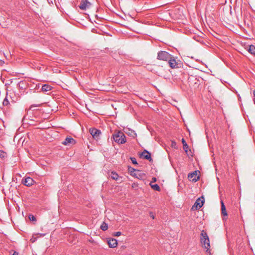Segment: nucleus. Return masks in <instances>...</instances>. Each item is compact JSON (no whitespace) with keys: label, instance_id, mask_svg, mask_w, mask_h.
<instances>
[{"label":"nucleus","instance_id":"nucleus-1","mask_svg":"<svg viewBox=\"0 0 255 255\" xmlns=\"http://www.w3.org/2000/svg\"><path fill=\"white\" fill-rule=\"evenodd\" d=\"M112 137L114 141L118 144H124L126 142V136L121 131H116Z\"/></svg>","mask_w":255,"mask_h":255},{"label":"nucleus","instance_id":"nucleus-2","mask_svg":"<svg viewBox=\"0 0 255 255\" xmlns=\"http://www.w3.org/2000/svg\"><path fill=\"white\" fill-rule=\"evenodd\" d=\"M201 242L203 247L206 249V252L210 251V244L209 238L206 233L203 230L201 234Z\"/></svg>","mask_w":255,"mask_h":255},{"label":"nucleus","instance_id":"nucleus-3","mask_svg":"<svg viewBox=\"0 0 255 255\" xmlns=\"http://www.w3.org/2000/svg\"><path fill=\"white\" fill-rule=\"evenodd\" d=\"M172 55L167 52L164 51H160L158 53L157 59L160 60L168 61L171 57Z\"/></svg>","mask_w":255,"mask_h":255},{"label":"nucleus","instance_id":"nucleus-4","mask_svg":"<svg viewBox=\"0 0 255 255\" xmlns=\"http://www.w3.org/2000/svg\"><path fill=\"white\" fill-rule=\"evenodd\" d=\"M204 202L205 199L203 196L198 198L195 201L194 204L192 206V210L200 209L203 206Z\"/></svg>","mask_w":255,"mask_h":255},{"label":"nucleus","instance_id":"nucleus-5","mask_svg":"<svg viewBox=\"0 0 255 255\" xmlns=\"http://www.w3.org/2000/svg\"><path fill=\"white\" fill-rule=\"evenodd\" d=\"M89 132L90 134L92 135L93 138L96 139V140H98L100 138V135L101 134V131L95 128H90L89 130Z\"/></svg>","mask_w":255,"mask_h":255},{"label":"nucleus","instance_id":"nucleus-6","mask_svg":"<svg viewBox=\"0 0 255 255\" xmlns=\"http://www.w3.org/2000/svg\"><path fill=\"white\" fill-rule=\"evenodd\" d=\"M62 143L65 145H73L75 143V140L72 137H67Z\"/></svg>","mask_w":255,"mask_h":255},{"label":"nucleus","instance_id":"nucleus-7","mask_svg":"<svg viewBox=\"0 0 255 255\" xmlns=\"http://www.w3.org/2000/svg\"><path fill=\"white\" fill-rule=\"evenodd\" d=\"M22 182L26 186H30L33 184L34 181L32 178L27 177L23 180Z\"/></svg>","mask_w":255,"mask_h":255},{"label":"nucleus","instance_id":"nucleus-8","mask_svg":"<svg viewBox=\"0 0 255 255\" xmlns=\"http://www.w3.org/2000/svg\"><path fill=\"white\" fill-rule=\"evenodd\" d=\"M200 177V172L199 170H195L192 172V182H196L199 180Z\"/></svg>","mask_w":255,"mask_h":255},{"label":"nucleus","instance_id":"nucleus-9","mask_svg":"<svg viewBox=\"0 0 255 255\" xmlns=\"http://www.w3.org/2000/svg\"><path fill=\"white\" fill-rule=\"evenodd\" d=\"M170 67L172 68H175L177 67V63L174 59V57L172 55L170 59L168 60Z\"/></svg>","mask_w":255,"mask_h":255},{"label":"nucleus","instance_id":"nucleus-10","mask_svg":"<svg viewBox=\"0 0 255 255\" xmlns=\"http://www.w3.org/2000/svg\"><path fill=\"white\" fill-rule=\"evenodd\" d=\"M108 244L110 248H114L117 247L118 243L115 239H111L108 241Z\"/></svg>","mask_w":255,"mask_h":255},{"label":"nucleus","instance_id":"nucleus-11","mask_svg":"<svg viewBox=\"0 0 255 255\" xmlns=\"http://www.w3.org/2000/svg\"><path fill=\"white\" fill-rule=\"evenodd\" d=\"M141 155L144 158L150 161L151 159V154L146 150H144L141 153Z\"/></svg>","mask_w":255,"mask_h":255},{"label":"nucleus","instance_id":"nucleus-12","mask_svg":"<svg viewBox=\"0 0 255 255\" xmlns=\"http://www.w3.org/2000/svg\"><path fill=\"white\" fill-rule=\"evenodd\" d=\"M125 132L128 135L133 137H134L136 136V133L133 130L130 129L129 128H126L125 129Z\"/></svg>","mask_w":255,"mask_h":255},{"label":"nucleus","instance_id":"nucleus-13","mask_svg":"<svg viewBox=\"0 0 255 255\" xmlns=\"http://www.w3.org/2000/svg\"><path fill=\"white\" fill-rule=\"evenodd\" d=\"M52 90V87L49 85L45 84L42 86L41 91L44 93H46Z\"/></svg>","mask_w":255,"mask_h":255},{"label":"nucleus","instance_id":"nucleus-14","mask_svg":"<svg viewBox=\"0 0 255 255\" xmlns=\"http://www.w3.org/2000/svg\"><path fill=\"white\" fill-rule=\"evenodd\" d=\"M88 3H89L87 1H82L79 7L82 10H85L88 6Z\"/></svg>","mask_w":255,"mask_h":255},{"label":"nucleus","instance_id":"nucleus-15","mask_svg":"<svg viewBox=\"0 0 255 255\" xmlns=\"http://www.w3.org/2000/svg\"><path fill=\"white\" fill-rule=\"evenodd\" d=\"M221 210H222V214L224 216H227L228 215L226 209L225 205H224V203H223V201H221Z\"/></svg>","mask_w":255,"mask_h":255},{"label":"nucleus","instance_id":"nucleus-16","mask_svg":"<svg viewBox=\"0 0 255 255\" xmlns=\"http://www.w3.org/2000/svg\"><path fill=\"white\" fill-rule=\"evenodd\" d=\"M111 176V178L114 180L117 181L120 180V178L119 177L118 174L115 172H112Z\"/></svg>","mask_w":255,"mask_h":255},{"label":"nucleus","instance_id":"nucleus-17","mask_svg":"<svg viewBox=\"0 0 255 255\" xmlns=\"http://www.w3.org/2000/svg\"><path fill=\"white\" fill-rule=\"evenodd\" d=\"M248 51L252 54L255 55V46L254 45H250Z\"/></svg>","mask_w":255,"mask_h":255},{"label":"nucleus","instance_id":"nucleus-18","mask_svg":"<svg viewBox=\"0 0 255 255\" xmlns=\"http://www.w3.org/2000/svg\"><path fill=\"white\" fill-rule=\"evenodd\" d=\"M182 143H183V148H184V149L185 151L186 152H187V151H188V150H187V149H188V144H187V143H186V141H185V139H184V138H182Z\"/></svg>","mask_w":255,"mask_h":255},{"label":"nucleus","instance_id":"nucleus-19","mask_svg":"<svg viewBox=\"0 0 255 255\" xmlns=\"http://www.w3.org/2000/svg\"><path fill=\"white\" fill-rule=\"evenodd\" d=\"M150 185L151 187V188L154 189V190H156V191H159L160 190V188L159 187V186L158 185V184H153L152 185L151 184V183H150Z\"/></svg>","mask_w":255,"mask_h":255},{"label":"nucleus","instance_id":"nucleus-20","mask_svg":"<svg viewBox=\"0 0 255 255\" xmlns=\"http://www.w3.org/2000/svg\"><path fill=\"white\" fill-rule=\"evenodd\" d=\"M101 229L103 231H106L108 229V225L104 222L101 226Z\"/></svg>","mask_w":255,"mask_h":255},{"label":"nucleus","instance_id":"nucleus-21","mask_svg":"<svg viewBox=\"0 0 255 255\" xmlns=\"http://www.w3.org/2000/svg\"><path fill=\"white\" fill-rule=\"evenodd\" d=\"M28 218H29V219L30 221H36L35 217L33 215H29V216H28Z\"/></svg>","mask_w":255,"mask_h":255},{"label":"nucleus","instance_id":"nucleus-22","mask_svg":"<svg viewBox=\"0 0 255 255\" xmlns=\"http://www.w3.org/2000/svg\"><path fill=\"white\" fill-rule=\"evenodd\" d=\"M6 155V153L3 151L0 150V157L1 158H4Z\"/></svg>","mask_w":255,"mask_h":255},{"label":"nucleus","instance_id":"nucleus-23","mask_svg":"<svg viewBox=\"0 0 255 255\" xmlns=\"http://www.w3.org/2000/svg\"><path fill=\"white\" fill-rule=\"evenodd\" d=\"M8 104H9V102H8V100L7 99V98H5L3 101V105L6 106H7Z\"/></svg>","mask_w":255,"mask_h":255},{"label":"nucleus","instance_id":"nucleus-24","mask_svg":"<svg viewBox=\"0 0 255 255\" xmlns=\"http://www.w3.org/2000/svg\"><path fill=\"white\" fill-rule=\"evenodd\" d=\"M132 163L134 164H137V162L136 161V160L135 159V158L134 157H130V158Z\"/></svg>","mask_w":255,"mask_h":255},{"label":"nucleus","instance_id":"nucleus-25","mask_svg":"<svg viewBox=\"0 0 255 255\" xmlns=\"http://www.w3.org/2000/svg\"><path fill=\"white\" fill-rule=\"evenodd\" d=\"M121 235V232H116L114 234V236L116 237H119Z\"/></svg>","mask_w":255,"mask_h":255},{"label":"nucleus","instance_id":"nucleus-26","mask_svg":"<svg viewBox=\"0 0 255 255\" xmlns=\"http://www.w3.org/2000/svg\"><path fill=\"white\" fill-rule=\"evenodd\" d=\"M149 215H150V216L151 218H152L153 219H154L155 216H154V214L152 212H150Z\"/></svg>","mask_w":255,"mask_h":255},{"label":"nucleus","instance_id":"nucleus-27","mask_svg":"<svg viewBox=\"0 0 255 255\" xmlns=\"http://www.w3.org/2000/svg\"><path fill=\"white\" fill-rule=\"evenodd\" d=\"M188 178H189V180H190V179L191 178V172H190L188 174Z\"/></svg>","mask_w":255,"mask_h":255},{"label":"nucleus","instance_id":"nucleus-28","mask_svg":"<svg viewBox=\"0 0 255 255\" xmlns=\"http://www.w3.org/2000/svg\"><path fill=\"white\" fill-rule=\"evenodd\" d=\"M4 64V61L1 59H0V66L3 65Z\"/></svg>","mask_w":255,"mask_h":255},{"label":"nucleus","instance_id":"nucleus-29","mask_svg":"<svg viewBox=\"0 0 255 255\" xmlns=\"http://www.w3.org/2000/svg\"><path fill=\"white\" fill-rule=\"evenodd\" d=\"M176 145V142L174 141L172 142V146H174Z\"/></svg>","mask_w":255,"mask_h":255},{"label":"nucleus","instance_id":"nucleus-30","mask_svg":"<svg viewBox=\"0 0 255 255\" xmlns=\"http://www.w3.org/2000/svg\"><path fill=\"white\" fill-rule=\"evenodd\" d=\"M253 94H254V96L255 97L254 99V103L255 104V91H254Z\"/></svg>","mask_w":255,"mask_h":255},{"label":"nucleus","instance_id":"nucleus-31","mask_svg":"<svg viewBox=\"0 0 255 255\" xmlns=\"http://www.w3.org/2000/svg\"><path fill=\"white\" fill-rule=\"evenodd\" d=\"M12 255H18V253L16 252H14Z\"/></svg>","mask_w":255,"mask_h":255},{"label":"nucleus","instance_id":"nucleus-32","mask_svg":"<svg viewBox=\"0 0 255 255\" xmlns=\"http://www.w3.org/2000/svg\"><path fill=\"white\" fill-rule=\"evenodd\" d=\"M129 170L131 172L132 171L135 170V169L133 168H130V169H129Z\"/></svg>","mask_w":255,"mask_h":255},{"label":"nucleus","instance_id":"nucleus-33","mask_svg":"<svg viewBox=\"0 0 255 255\" xmlns=\"http://www.w3.org/2000/svg\"><path fill=\"white\" fill-rule=\"evenodd\" d=\"M152 179H153V180L154 181H156V178H153Z\"/></svg>","mask_w":255,"mask_h":255},{"label":"nucleus","instance_id":"nucleus-34","mask_svg":"<svg viewBox=\"0 0 255 255\" xmlns=\"http://www.w3.org/2000/svg\"><path fill=\"white\" fill-rule=\"evenodd\" d=\"M33 106H33V105L31 106V107H30V109H32V107H33Z\"/></svg>","mask_w":255,"mask_h":255}]
</instances>
